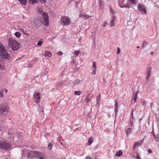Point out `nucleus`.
I'll list each match as a JSON object with an SVG mask.
<instances>
[{
	"mask_svg": "<svg viewBox=\"0 0 159 159\" xmlns=\"http://www.w3.org/2000/svg\"><path fill=\"white\" fill-rule=\"evenodd\" d=\"M70 23V19L67 16L62 17L60 20V23L63 26L67 25Z\"/></svg>",
	"mask_w": 159,
	"mask_h": 159,
	"instance_id": "0eeeda50",
	"label": "nucleus"
},
{
	"mask_svg": "<svg viewBox=\"0 0 159 159\" xmlns=\"http://www.w3.org/2000/svg\"><path fill=\"white\" fill-rule=\"evenodd\" d=\"M152 152V151L150 149H149L148 150V152L149 153H151Z\"/></svg>",
	"mask_w": 159,
	"mask_h": 159,
	"instance_id": "603ef678",
	"label": "nucleus"
},
{
	"mask_svg": "<svg viewBox=\"0 0 159 159\" xmlns=\"http://www.w3.org/2000/svg\"><path fill=\"white\" fill-rule=\"evenodd\" d=\"M100 94L98 95L96 98V101H97V104L98 105V102L100 101Z\"/></svg>",
	"mask_w": 159,
	"mask_h": 159,
	"instance_id": "393cba45",
	"label": "nucleus"
},
{
	"mask_svg": "<svg viewBox=\"0 0 159 159\" xmlns=\"http://www.w3.org/2000/svg\"><path fill=\"white\" fill-rule=\"evenodd\" d=\"M105 25H102V26H103V27H105Z\"/></svg>",
	"mask_w": 159,
	"mask_h": 159,
	"instance_id": "680f3d73",
	"label": "nucleus"
},
{
	"mask_svg": "<svg viewBox=\"0 0 159 159\" xmlns=\"http://www.w3.org/2000/svg\"><path fill=\"white\" fill-rule=\"evenodd\" d=\"M138 10L140 11L142 14H144L145 15L147 14L145 7L144 5L140 4H138Z\"/></svg>",
	"mask_w": 159,
	"mask_h": 159,
	"instance_id": "1a4fd4ad",
	"label": "nucleus"
},
{
	"mask_svg": "<svg viewBox=\"0 0 159 159\" xmlns=\"http://www.w3.org/2000/svg\"><path fill=\"white\" fill-rule=\"evenodd\" d=\"M132 130V128H129L127 129L126 130V134L127 136L131 133Z\"/></svg>",
	"mask_w": 159,
	"mask_h": 159,
	"instance_id": "a211bd4d",
	"label": "nucleus"
},
{
	"mask_svg": "<svg viewBox=\"0 0 159 159\" xmlns=\"http://www.w3.org/2000/svg\"><path fill=\"white\" fill-rule=\"evenodd\" d=\"M57 53L59 55H61L62 54V52L61 51Z\"/></svg>",
	"mask_w": 159,
	"mask_h": 159,
	"instance_id": "de8ad7c7",
	"label": "nucleus"
},
{
	"mask_svg": "<svg viewBox=\"0 0 159 159\" xmlns=\"http://www.w3.org/2000/svg\"><path fill=\"white\" fill-rule=\"evenodd\" d=\"M136 0H128V1L130 2L131 4H136Z\"/></svg>",
	"mask_w": 159,
	"mask_h": 159,
	"instance_id": "a878e982",
	"label": "nucleus"
},
{
	"mask_svg": "<svg viewBox=\"0 0 159 159\" xmlns=\"http://www.w3.org/2000/svg\"><path fill=\"white\" fill-rule=\"evenodd\" d=\"M130 7L129 6V4L127 3L125 6V7L129 8Z\"/></svg>",
	"mask_w": 159,
	"mask_h": 159,
	"instance_id": "c03bdc74",
	"label": "nucleus"
},
{
	"mask_svg": "<svg viewBox=\"0 0 159 159\" xmlns=\"http://www.w3.org/2000/svg\"><path fill=\"white\" fill-rule=\"evenodd\" d=\"M120 52V48L118 47L117 48V53L118 54H119Z\"/></svg>",
	"mask_w": 159,
	"mask_h": 159,
	"instance_id": "a19ab883",
	"label": "nucleus"
},
{
	"mask_svg": "<svg viewBox=\"0 0 159 159\" xmlns=\"http://www.w3.org/2000/svg\"><path fill=\"white\" fill-rule=\"evenodd\" d=\"M133 112V111L132 112ZM131 117L130 118V124L131 126H132V124L134 123L133 120H134V117L133 116V113H131Z\"/></svg>",
	"mask_w": 159,
	"mask_h": 159,
	"instance_id": "ddd939ff",
	"label": "nucleus"
},
{
	"mask_svg": "<svg viewBox=\"0 0 159 159\" xmlns=\"http://www.w3.org/2000/svg\"><path fill=\"white\" fill-rule=\"evenodd\" d=\"M9 107L6 103L1 104L0 107V115H5L8 114Z\"/></svg>",
	"mask_w": 159,
	"mask_h": 159,
	"instance_id": "20e7f679",
	"label": "nucleus"
},
{
	"mask_svg": "<svg viewBox=\"0 0 159 159\" xmlns=\"http://www.w3.org/2000/svg\"><path fill=\"white\" fill-rule=\"evenodd\" d=\"M27 157L30 158L36 157L38 159H45L44 155L42 153L34 151L29 152L27 155Z\"/></svg>",
	"mask_w": 159,
	"mask_h": 159,
	"instance_id": "7ed1b4c3",
	"label": "nucleus"
},
{
	"mask_svg": "<svg viewBox=\"0 0 159 159\" xmlns=\"http://www.w3.org/2000/svg\"><path fill=\"white\" fill-rule=\"evenodd\" d=\"M136 158H137V159H141V158L140 157H139L138 154L137 155Z\"/></svg>",
	"mask_w": 159,
	"mask_h": 159,
	"instance_id": "09e8293b",
	"label": "nucleus"
},
{
	"mask_svg": "<svg viewBox=\"0 0 159 159\" xmlns=\"http://www.w3.org/2000/svg\"><path fill=\"white\" fill-rule=\"evenodd\" d=\"M151 133H152V134H153V135H155V134H154V131H152V132H151Z\"/></svg>",
	"mask_w": 159,
	"mask_h": 159,
	"instance_id": "5fc2aeb1",
	"label": "nucleus"
},
{
	"mask_svg": "<svg viewBox=\"0 0 159 159\" xmlns=\"http://www.w3.org/2000/svg\"><path fill=\"white\" fill-rule=\"evenodd\" d=\"M143 142V140H142L138 142H135L133 145V149L136 148V146H140Z\"/></svg>",
	"mask_w": 159,
	"mask_h": 159,
	"instance_id": "9b49d317",
	"label": "nucleus"
},
{
	"mask_svg": "<svg viewBox=\"0 0 159 159\" xmlns=\"http://www.w3.org/2000/svg\"><path fill=\"white\" fill-rule=\"evenodd\" d=\"M0 61L2 63H4V60H9L10 58L9 54L7 53L6 51L4 46L2 44L0 43Z\"/></svg>",
	"mask_w": 159,
	"mask_h": 159,
	"instance_id": "f257e3e1",
	"label": "nucleus"
},
{
	"mask_svg": "<svg viewBox=\"0 0 159 159\" xmlns=\"http://www.w3.org/2000/svg\"><path fill=\"white\" fill-rule=\"evenodd\" d=\"M0 146L2 149L7 151L11 148V145L10 143H7L6 142H3L0 144Z\"/></svg>",
	"mask_w": 159,
	"mask_h": 159,
	"instance_id": "423d86ee",
	"label": "nucleus"
},
{
	"mask_svg": "<svg viewBox=\"0 0 159 159\" xmlns=\"http://www.w3.org/2000/svg\"><path fill=\"white\" fill-rule=\"evenodd\" d=\"M52 146L51 143H49L48 145V148L49 150H51L52 148Z\"/></svg>",
	"mask_w": 159,
	"mask_h": 159,
	"instance_id": "c9c22d12",
	"label": "nucleus"
},
{
	"mask_svg": "<svg viewBox=\"0 0 159 159\" xmlns=\"http://www.w3.org/2000/svg\"><path fill=\"white\" fill-rule=\"evenodd\" d=\"M5 92L6 93H7V89H5Z\"/></svg>",
	"mask_w": 159,
	"mask_h": 159,
	"instance_id": "6e6d98bb",
	"label": "nucleus"
},
{
	"mask_svg": "<svg viewBox=\"0 0 159 159\" xmlns=\"http://www.w3.org/2000/svg\"><path fill=\"white\" fill-rule=\"evenodd\" d=\"M151 55H153V52H152L151 53Z\"/></svg>",
	"mask_w": 159,
	"mask_h": 159,
	"instance_id": "13d9d810",
	"label": "nucleus"
},
{
	"mask_svg": "<svg viewBox=\"0 0 159 159\" xmlns=\"http://www.w3.org/2000/svg\"><path fill=\"white\" fill-rule=\"evenodd\" d=\"M41 99V96L39 92L35 91L33 94V99L34 101L37 103H39Z\"/></svg>",
	"mask_w": 159,
	"mask_h": 159,
	"instance_id": "6e6552de",
	"label": "nucleus"
},
{
	"mask_svg": "<svg viewBox=\"0 0 159 159\" xmlns=\"http://www.w3.org/2000/svg\"><path fill=\"white\" fill-rule=\"evenodd\" d=\"M2 66L0 64V69H1Z\"/></svg>",
	"mask_w": 159,
	"mask_h": 159,
	"instance_id": "052dcab7",
	"label": "nucleus"
},
{
	"mask_svg": "<svg viewBox=\"0 0 159 159\" xmlns=\"http://www.w3.org/2000/svg\"><path fill=\"white\" fill-rule=\"evenodd\" d=\"M64 82L63 81H61L59 82L57 84L58 86L61 87L64 84Z\"/></svg>",
	"mask_w": 159,
	"mask_h": 159,
	"instance_id": "5701e85b",
	"label": "nucleus"
},
{
	"mask_svg": "<svg viewBox=\"0 0 159 159\" xmlns=\"http://www.w3.org/2000/svg\"><path fill=\"white\" fill-rule=\"evenodd\" d=\"M14 35L17 38H19L21 34L19 32H16L15 33Z\"/></svg>",
	"mask_w": 159,
	"mask_h": 159,
	"instance_id": "b1692460",
	"label": "nucleus"
},
{
	"mask_svg": "<svg viewBox=\"0 0 159 159\" xmlns=\"http://www.w3.org/2000/svg\"><path fill=\"white\" fill-rule=\"evenodd\" d=\"M96 69H94V70H93V71L92 72V74L94 75L96 74Z\"/></svg>",
	"mask_w": 159,
	"mask_h": 159,
	"instance_id": "58836bf2",
	"label": "nucleus"
},
{
	"mask_svg": "<svg viewBox=\"0 0 159 159\" xmlns=\"http://www.w3.org/2000/svg\"><path fill=\"white\" fill-rule=\"evenodd\" d=\"M120 7H121V8H123V7H125V6H123V5H120Z\"/></svg>",
	"mask_w": 159,
	"mask_h": 159,
	"instance_id": "864d4df0",
	"label": "nucleus"
},
{
	"mask_svg": "<svg viewBox=\"0 0 159 159\" xmlns=\"http://www.w3.org/2000/svg\"><path fill=\"white\" fill-rule=\"evenodd\" d=\"M122 155V152L121 150H119L117 151L115 154V156L117 157H120Z\"/></svg>",
	"mask_w": 159,
	"mask_h": 159,
	"instance_id": "2eb2a0df",
	"label": "nucleus"
},
{
	"mask_svg": "<svg viewBox=\"0 0 159 159\" xmlns=\"http://www.w3.org/2000/svg\"><path fill=\"white\" fill-rule=\"evenodd\" d=\"M42 112H43V109H42Z\"/></svg>",
	"mask_w": 159,
	"mask_h": 159,
	"instance_id": "e2e57ef3",
	"label": "nucleus"
},
{
	"mask_svg": "<svg viewBox=\"0 0 159 159\" xmlns=\"http://www.w3.org/2000/svg\"><path fill=\"white\" fill-rule=\"evenodd\" d=\"M115 19V17L114 16H113L112 17V19L111 20L110 22L109 23L110 25L112 26H114L115 25V24L114 22V20Z\"/></svg>",
	"mask_w": 159,
	"mask_h": 159,
	"instance_id": "f3484780",
	"label": "nucleus"
},
{
	"mask_svg": "<svg viewBox=\"0 0 159 159\" xmlns=\"http://www.w3.org/2000/svg\"><path fill=\"white\" fill-rule=\"evenodd\" d=\"M115 101H116V102H115V111H116V112L118 110V104L117 103V102L116 100H115Z\"/></svg>",
	"mask_w": 159,
	"mask_h": 159,
	"instance_id": "aec40b11",
	"label": "nucleus"
},
{
	"mask_svg": "<svg viewBox=\"0 0 159 159\" xmlns=\"http://www.w3.org/2000/svg\"><path fill=\"white\" fill-rule=\"evenodd\" d=\"M90 96L89 95H87L85 99V101L86 103H88L91 101V99L90 98Z\"/></svg>",
	"mask_w": 159,
	"mask_h": 159,
	"instance_id": "4468645a",
	"label": "nucleus"
},
{
	"mask_svg": "<svg viewBox=\"0 0 159 159\" xmlns=\"http://www.w3.org/2000/svg\"><path fill=\"white\" fill-rule=\"evenodd\" d=\"M141 101V103L142 104V105H143L146 104V102L145 101L144 99H142Z\"/></svg>",
	"mask_w": 159,
	"mask_h": 159,
	"instance_id": "72a5a7b5",
	"label": "nucleus"
},
{
	"mask_svg": "<svg viewBox=\"0 0 159 159\" xmlns=\"http://www.w3.org/2000/svg\"><path fill=\"white\" fill-rule=\"evenodd\" d=\"M91 158L89 156H88L86 157V159H91Z\"/></svg>",
	"mask_w": 159,
	"mask_h": 159,
	"instance_id": "8fccbe9b",
	"label": "nucleus"
},
{
	"mask_svg": "<svg viewBox=\"0 0 159 159\" xmlns=\"http://www.w3.org/2000/svg\"><path fill=\"white\" fill-rule=\"evenodd\" d=\"M34 22L35 26L37 28L39 27L43 23V21L40 19L37 18L34 19Z\"/></svg>",
	"mask_w": 159,
	"mask_h": 159,
	"instance_id": "9d476101",
	"label": "nucleus"
},
{
	"mask_svg": "<svg viewBox=\"0 0 159 159\" xmlns=\"http://www.w3.org/2000/svg\"><path fill=\"white\" fill-rule=\"evenodd\" d=\"M150 75L147 74L146 80L147 81H148L150 77Z\"/></svg>",
	"mask_w": 159,
	"mask_h": 159,
	"instance_id": "e433bc0d",
	"label": "nucleus"
},
{
	"mask_svg": "<svg viewBox=\"0 0 159 159\" xmlns=\"http://www.w3.org/2000/svg\"><path fill=\"white\" fill-rule=\"evenodd\" d=\"M137 98H136L134 97V102H135L136 101V99H137Z\"/></svg>",
	"mask_w": 159,
	"mask_h": 159,
	"instance_id": "3c124183",
	"label": "nucleus"
},
{
	"mask_svg": "<svg viewBox=\"0 0 159 159\" xmlns=\"http://www.w3.org/2000/svg\"><path fill=\"white\" fill-rule=\"evenodd\" d=\"M80 52V51H77L75 52H73V53L75 55V57H76L79 54V53Z\"/></svg>",
	"mask_w": 159,
	"mask_h": 159,
	"instance_id": "2f4dec72",
	"label": "nucleus"
},
{
	"mask_svg": "<svg viewBox=\"0 0 159 159\" xmlns=\"http://www.w3.org/2000/svg\"><path fill=\"white\" fill-rule=\"evenodd\" d=\"M154 136V137L155 139L157 141H159V137H157V135H153Z\"/></svg>",
	"mask_w": 159,
	"mask_h": 159,
	"instance_id": "7c9ffc66",
	"label": "nucleus"
},
{
	"mask_svg": "<svg viewBox=\"0 0 159 159\" xmlns=\"http://www.w3.org/2000/svg\"><path fill=\"white\" fill-rule=\"evenodd\" d=\"M137 48H139V46H137Z\"/></svg>",
	"mask_w": 159,
	"mask_h": 159,
	"instance_id": "bf43d9fd",
	"label": "nucleus"
},
{
	"mask_svg": "<svg viewBox=\"0 0 159 159\" xmlns=\"http://www.w3.org/2000/svg\"><path fill=\"white\" fill-rule=\"evenodd\" d=\"M8 48L12 50L16 51L19 49L20 44L15 40L10 39L8 40Z\"/></svg>",
	"mask_w": 159,
	"mask_h": 159,
	"instance_id": "f03ea898",
	"label": "nucleus"
},
{
	"mask_svg": "<svg viewBox=\"0 0 159 159\" xmlns=\"http://www.w3.org/2000/svg\"><path fill=\"white\" fill-rule=\"evenodd\" d=\"M3 90H2L0 91V97H3Z\"/></svg>",
	"mask_w": 159,
	"mask_h": 159,
	"instance_id": "4c0bfd02",
	"label": "nucleus"
},
{
	"mask_svg": "<svg viewBox=\"0 0 159 159\" xmlns=\"http://www.w3.org/2000/svg\"><path fill=\"white\" fill-rule=\"evenodd\" d=\"M93 142V140H92V138H89L88 139V145H90Z\"/></svg>",
	"mask_w": 159,
	"mask_h": 159,
	"instance_id": "bb28decb",
	"label": "nucleus"
},
{
	"mask_svg": "<svg viewBox=\"0 0 159 159\" xmlns=\"http://www.w3.org/2000/svg\"><path fill=\"white\" fill-rule=\"evenodd\" d=\"M81 93V92L80 91H75V95H80Z\"/></svg>",
	"mask_w": 159,
	"mask_h": 159,
	"instance_id": "c756f323",
	"label": "nucleus"
},
{
	"mask_svg": "<svg viewBox=\"0 0 159 159\" xmlns=\"http://www.w3.org/2000/svg\"><path fill=\"white\" fill-rule=\"evenodd\" d=\"M43 43V41H42L41 40L39 41L37 43V45L39 46H41L42 45V44Z\"/></svg>",
	"mask_w": 159,
	"mask_h": 159,
	"instance_id": "cd10ccee",
	"label": "nucleus"
},
{
	"mask_svg": "<svg viewBox=\"0 0 159 159\" xmlns=\"http://www.w3.org/2000/svg\"><path fill=\"white\" fill-rule=\"evenodd\" d=\"M147 74L150 75V73H151V67L148 68L147 69Z\"/></svg>",
	"mask_w": 159,
	"mask_h": 159,
	"instance_id": "c85d7f7f",
	"label": "nucleus"
},
{
	"mask_svg": "<svg viewBox=\"0 0 159 159\" xmlns=\"http://www.w3.org/2000/svg\"><path fill=\"white\" fill-rule=\"evenodd\" d=\"M110 11H111V13L112 14H113L114 13H115V11H113V10H112L111 8H110Z\"/></svg>",
	"mask_w": 159,
	"mask_h": 159,
	"instance_id": "a18cd8bd",
	"label": "nucleus"
},
{
	"mask_svg": "<svg viewBox=\"0 0 159 159\" xmlns=\"http://www.w3.org/2000/svg\"><path fill=\"white\" fill-rule=\"evenodd\" d=\"M147 44V43L145 41H143V42L142 45V48H144V47L146 46Z\"/></svg>",
	"mask_w": 159,
	"mask_h": 159,
	"instance_id": "473e14b6",
	"label": "nucleus"
},
{
	"mask_svg": "<svg viewBox=\"0 0 159 159\" xmlns=\"http://www.w3.org/2000/svg\"><path fill=\"white\" fill-rule=\"evenodd\" d=\"M81 82V81L79 79H76L74 82V84L75 85L79 84Z\"/></svg>",
	"mask_w": 159,
	"mask_h": 159,
	"instance_id": "6ab92c4d",
	"label": "nucleus"
},
{
	"mask_svg": "<svg viewBox=\"0 0 159 159\" xmlns=\"http://www.w3.org/2000/svg\"><path fill=\"white\" fill-rule=\"evenodd\" d=\"M20 3L22 4L25 5L26 4V0H18Z\"/></svg>",
	"mask_w": 159,
	"mask_h": 159,
	"instance_id": "412c9836",
	"label": "nucleus"
},
{
	"mask_svg": "<svg viewBox=\"0 0 159 159\" xmlns=\"http://www.w3.org/2000/svg\"><path fill=\"white\" fill-rule=\"evenodd\" d=\"M99 7L100 8H102V2L100 0L99 1Z\"/></svg>",
	"mask_w": 159,
	"mask_h": 159,
	"instance_id": "ea45409f",
	"label": "nucleus"
},
{
	"mask_svg": "<svg viewBox=\"0 0 159 159\" xmlns=\"http://www.w3.org/2000/svg\"><path fill=\"white\" fill-rule=\"evenodd\" d=\"M38 12L42 16V18L44 20L43 24L45 26H47L49 24L48 16L47 13L44 12L42 10H39Z\"/></svg>",
	"mask_w": 159,
	"mask_h": 159,
	"instance_id": "39448f33",
	"label": "nucleus"
},
{
	"mask_svg": "<svg viewBox=\"0 0 159 159\" xmlns=\"http://www.w3.org/2000/svg\"><path fill=\"white\" fill-rule=\"evenodd\" d=\"M43 55L45 57H50L52 56V54L51 53L48 51H46Z\"/></svg>",
	"mask_w": 159,
	"mask_h": 159,
	"instance_id": "dca6fc26",
	"label": "nucleus"
},
{
	"mask_svg": "<svg viewBox=\"0 0 159 159\" xmlns=\"http://www.w3.org/2000/svg\"><path fill=\"white\" fill-rule=\"evenodd\" d=\"M31 65L30 64H29V67H31Z\"/></svg>",
	"mask_w": 159,
	"mask_h": 159,
	"instance_id": "4d7b16f0",
	"label": "nucleus"
},
{
	"mask_svg": "<svg viewBox=\"0 0 159 159\" xmlns=\"http://www.w3.org/2000/svg\"><path fill=\"white\" fill-rule=\"evenodd\" d=\"M29 2L32 4H34L38 2V0H28Z\"/></svg>",
	"mask_w": 159,
	"mask_h": 159,
	"instance_id": "4be33fe9",
	"label": "nucleus"
},
{
	"mask_svg": "<svg viewBox=\"0 0 159 159\" xmlns=\"http://www.w3.org/2000/svg\"><path fill=\"white\" fill-rule=\"evenodd\" d=\"M138 93V92H136V93H135V95L134 96V97L137 98Z\"/></svg>",
	"mask_w": 159,
	"mask_h": 159,
	"instance_id": "49530a36",
	"label": "nucleus"
},
{
	"mask_svg": "<svg viewBox=\"0 0 159 159\" xmlns=\"http://www.w3.org/2000/svg\"><path fill=\"white\" fill-rule=\"evenodd\" d=\"M79 16L80 17L84 19H86L88 18L89 17H90L89 15H88L87 14H83L81 13L79 14Z\"/></svg>",
	"mask_w": 159,
	"mask_h": 159,
	"instance_id": "f8f14e48",
	"label": "nucleus"
},
{
	"mask_svg": "<svg viewBox=\"0 0 159 159\" xmlns=\"http://www.w3.org/2000/svg\"><path fill=\"white\" fill-rule=\"evenodd\" d=\"M93 67L95 69H96V64L95 62L93 61Z\"/></svg>",
	"mask_w": 159,
	"mask_h": 159,
	"instance_id": "f704fd0d",
	"label": "nucleus"
},
{
	"mask_svg": "<svg viewBox=\"0 0 159 159\" xmlns=\"http://www.w3.org/2000/svg\"><path fill=\"white\" fill-rule=\"evenodd\" d=\"M41 3H45L46 2L47 0H39Z\"/></svg>",
	"mask_w": 159,
	"mask_h": 159,
	"instance_id": "37998d69",
	"label": "nucleus"
},
{
	"mask_svg": "<svg viewBox=\"0 0 159 159\" xmlns=\"http://www.w3.org/2000/svg\"><path fill=\"white\" fill-rule=\"evenodd\" d=\"M22 32L25 34L26 35L28 34L27 33V31L25 30H23Z\"/></svg>",
	"mask_w": 159,
	"mask_h": 159,
	"instance_id": "79ce46f5",
	"label": "nucleus"
}]
</instances>
